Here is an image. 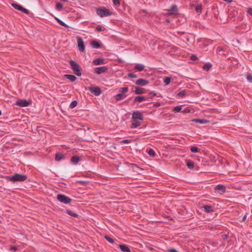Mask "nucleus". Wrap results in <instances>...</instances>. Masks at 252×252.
Listing matches in <instances>:
<instances>
[{"instance_id": "1", "label": "nucleus", "mask_w": 252, "mask_h": 252, "mask_svg": "<svg viewBox=\"0 0 252 252\" xmlns=\"http://www.w3.org/2000/svg\"><path fill=\"white\" fill-rule=\"evenodd\" d=\"M27 175L19 173H15L12 176H9L6 177L7 180L13 183L25 181L27 179Z\"/></svg>"}, {"instance_id": "2", "label": "nucleus", "mask_w": 252, "mask_h": 252, "mask_svg": "<svg viewBox=\"0 0 252 252\" xmlns=\"http://www.w3.org/2000/svg\"><path fill=\"white\" fill-rule=\"evenodd\" d=\"M70 65L71 69L74 73L77 76H80L82 74L80 66L75 61L73 60L70 61Z\"/></svg>"}, {"instance_id": "3", "label": "nucleus", "mask_w": 252, "mask_h": 252, "mask_svg": "<svg viewBox=\"0 0 252 252\" xmlns=\"http://www.w3.org/2000/svg\"><path fill=\"white\" fill-rule=\"evenodd\" d=\"M97 14L101 17L110 16L112 13L106 8H98L96 10Z\"/></svg>"}, {"instance_id": "4", "label": "nucleus", "mask_w": 252, "mask_h": 252, "mask_svg": "<svg viewBox=\"0 0 252 252\" xmlns=\"http://www.w3.org/2000/svg\"><path fill=\"white\" fill-rule=\"evenodd\" d=\"M57 199L60 202L65 204H68L70 203L72 201L71 198L62 194H58Z\"/></svg>"}, {"instance_id": "5", "label": "nucleus", "mask_w": 252, "mask_h": 252, "mask_svg": "<svg viewBox=\"0 0 252 252\" xmlns=\"http://www.w3.org/2000/svg\"><path fill=\"white\" fill-rule=\"evenodd\" d=\"M131 118L132 120H138L140 122H142L143 120V117L142 113L138 111L133 112Z\"/></svg>"}, {"instance_id": "6", "label": "nucleus", "mask_w": 252, "mask_h": 252, "mask_svg": "<svg viewBox=\"0 0 252 252\" xmlns=\"http://www.w3.org/2000/svg\"><path fill=\"white\" fill-rule=\"evenodd\" d=\"M87 89L93 93L96 96L99 95L101 93L100 89L98 87H89Z\"/></svg>"}, {"instance_id": "7", "label": "nucleus", "mask_w": 252, "mask_h": 252, "mask_svg": "<svg viewBox=\"0 0 252 252\" xmlns=\"http://www.w3.org/2000/svg\"><path fill=\"white\" fill-rule=\"evenodd\" d=\"M15 104L20 107H27L31 104V102L26 99H19L16 102Z\"/></svg>"}, {"instance_id": "8", "label": "nucleus", "mask_w": 252, "mask_h": 252, "mask_svg": "<svg viewBox=\"0 0 252 252\" xmlns=\"http://www.w3.org/2000/svg\"><path fill=\"white\" fill-rule=\"evenodd\" d=\"M77 38L78 49L80 52H83L85 50V45L83 39L80 36H78Z\"/></svg>"}, {"instance_id": "9", "label": "nucleus", "mask_w": 252, "mask_h": 252, "mask_svg": "<svg viewBox=\"0 0 252 252\" xmlns=\"http://www.w3.org/2000/svg\"><path fill=\"white\" fill-rule=\"evenodd\" d=\"M108 69L106 66H102L98 67H95L94 69V72L97 74H100L105 72Z\"/></svg>"}, {"instance_id": "10", "label": "nucleus", "mask_w": 252, "mask_h": 252, "mask_svg": "<svg viewBox=\"0 0 252 252\" xmlns=\"http://www.w3.org/2000/svg\"><path fill=\"white\" fill-rule=\"evenodd\" d=\"M12 6L15 8V9L19 10L22 12H23L24 13H26L27 14H29V11L28 9L25 8L21 5L16 4V3H12Z\"/></svg>"}, {"instance_id": "11", "label": "nucleus", "mask_w": 252, "mask_h": 252, "mask_svg": "<svg viewBox=\"0 0 252 252\" xmlns=\"http://www.w3.org/2000/svg\"><path fill=\"white\" fill-rule=\"evenodd\" d=\"M135 84L139 86H145L149 83V82L145 79L140 78L136 80Z\"/></svg>"}, {"instance_id": "12", "label": "nucleus", "mask_w": 252, "mask_h": 252, "mask_svg": "<svg viewBox=\"0 0 252 252\" xmlns=\"http://www.w3.org/2000/svg\"><path fill=\"white\" fill-rule=\"evenodd\" d=\"M215 190L217 191L219 193L222 194L225 192L226 188L224 186L221 185H218L215 187Z\"/></svg>"}, {"instance_id": "13", "label": "nucleus", "mask_w": 252, "mask_h": 252, "mask_svg": "<svg viewBox=\"0 0 252 252\" xmlns=\"http://www.w3.org/2000/svg\"><path fill=\"white\" fill-rule=\"evenodd\" d=\"M93 63L95 65H98L100 64H103L105 63V60L104 59L101 58H99L96 59L93 61Z\"/></svg>"}, {"instance_id": "14", "label": "nucleus", "mask_w": 252, "mask_h": 252, "mask_svg": "<svg viewBox=\"0 0 252 252\" xmlns=\"http://www.w3.org/2000/svg\"><path fill=\"white\" fill-rule=\"evenodd\" d=\"M169 14L172 15L176 14L178 12V8L176 5H173L168 10Z\"/></svg>"}, {"instance_id": "15", "label": "nucleus", "mask_w": 252, "mask_h": 252, "mask_svg": "<svg viewBox=\"0 0 252 252\" xmlns=\"http://www.w3.org/2000/svg\"><path fill=\"white\" fill-rule=\"evenodd\" d=\"M126 94H125L124 93H120L116 95L115 99L116 101H120L122 99L126 98Z\"/></svg>"}, {"instance_id": "16", "label": "nucleus", "mask_w": 252, "mask_h": 252, "mask_svg": "<svg viewBox=\"0 0 252 252\" xmlns=\"http://www.w3.org/2000/svg\"><path fill=\"white\" fill-rule=\"evenodd\" d=\"M119 248L124 252H131L129 247L126 245H120Z\"/></svg>"}, {"instance_id": "17", "label": "nucleus", "mask_w": 252, "mask_h": 252, "mask_svg": "<svg viewBox=\"0 0 252 252\" xmlns=\"http://www.w3.org/2000/svg\"><path fill=\"white\" fill-rule=\"evenodd\" d=\"M80 160V158L79 156H73L71 158V162L74 164H77Z\"/></svg>"}, {"instance_id": "18", "label": "nucleus", "mask_w": 252, "mask_h": 252, "mask_svg": "<svg viewBox=\"0 0 252 252\" xmlns=\"http://www.w3.org/2000/svg\"><path fill=\"white\" fill-rule=\"evenodd\" d=\"M65 158V156L60 153H57L56 154L55 159L57 161H60L61 160L64 159Z\"/></svg>"}, {"instance_id": "19", "label": "nucleus", "mask_w": 252, "mask_h": 252, "mask_svg": "<svg viewBox=\"0 0 252 252\" xmlns=\"http://www.w3.org/2000/svg\"><path fill=\"white\" fill-rule=\"evenodd\" d=\"M146 100V97L144 96H137L135 97L134 102H141L142 101Z\"/></svg>"}, {"instance_id": "20", "label": "nucleus", "mask_w": 252, "mask_h": 252, "mask_svg": "<svg viewBox=\"0 0 252 252\" xmlns=\"http://www.w3.org/2000/svg\"><path fill=\"white\" fill-rule=\"evenodd\" d=\"M134 92L137 94H143L144 93V89L136 87Z\"/></svg>"}, {"instance_id": "21", "label": "nucleus", "mask_w": 252, "mask_h": 252, "mask_svg": "<svg viewBox=\"0 0 252 252\" xmlns=\"http://www.w3.org/2000/svg\"><path fill=\"white\" fill-rule=\"evenodd\" d=\"M193 122H195L196 123H200V124H207L209 122L208 121L205 119H193L192 120Z\"/></svg>"}, {"instance_id": "22", "label": "nucleus", "mask_w": 252, "mask_h": 252, "mask_svg": "<svg viewBox=\"0 0 252 252\" xmlns=\"http://www.w3.org/2000/svg\"><path fill=\"white\" fill-rule=\"evenodd\" d=\"M203 208L207 213H211L213 212L212 207L210 205H204L203 206Z\"/></svg>"}, {"instance_id": "23", "label": "nucleus", "mask_w": 252, "mask_h": 252, "mask_svg": "<svg viewBox=\"0 0 252 252\" xmlns=\"http://www.w3.org/2000/svg\"><path fill=\"white\" fill-rule=\"evenodd\" d=\"M65 77L72 82L76 80V77L73 75L66 74L64 75Z\"/></svg>"}, {"instance_id": "24", "label": "nucleus", "mask_w": 252, "mask_h": 252, "mask_svg": "<svg viewBox=\"0 0 252 252\" xmlns=\"http://www.w3.org/2000/svg\"><path fill=\"white\" fill-rule=\"evenodd\" d=\"M141 122L136 121L132 122L131 124L130 128L132 129L135 128L140 126Z\"/></svg>"}, {"instance_id": "25", "label": "nucleus", "mask_w": 252, "mask_h": 252, "mask_svg": "<svg viewBox=\"0 0 252 252\" xmlns=\"http://www.w3.org/2000/svg\"><path fill=\"white\" fill-rule=\"evenodd\" d=\"M91 45L94 48L96 49L99 48L101 47L100 44L95 40H94L91 42Z\"/></svg>"}, {"instance_id": "26", "label": "nucleus", "mask_w": 252, "mask_h": 252, "mask_svg": "<svg viewBox=\"0 0 252 252\" xmlns=\"http://www.w3.org/2000/svg\"><path fill=\"white\" fill-rule=\"evenodd\" d=\"M194 162L192 160L190 159L187 160V165L189 168L192 169L194 167Z\"/></svg>"}, {"instance_id": "27", "label": "nucleus", "mask_w": 252, "mask_h": 252, "mask_svg": "<svg viewBox=\"0 0 252 252\" xmlns=\"http://www.w3.org/2000/svg\"><path fill=\"white\" fill-rule=\"evenodd\" d=\"M144 65L142 64H137L135 66V69L139 71H141L144 69Z\"/></svg>"}, {"instance_id": "28", "label": "nucleus", "mask_w": 252, "mask_h": 252, "mask_svg": "<svg viewBox=\"0 0 252 252\" xmlns=\"http://www.w3.org/2000/svg\"><path fill=\"white\" fill-rule=\"evenodd\" d=\"M187 94L186 90H183L180 92H179L177 94V96L178 98H182L184 95H185Z\"/></svg>"}, {"instance_id": "29", "label": "nucleus", "mask_w": 252, "mask_h": 252, "mask_svg": "<svg viewBox=\"0 0 252 252\" xmlns=\"http://www.w3.org/2000/svg\"><path fill=\"white\" fill-rule=\"evenodd\" d=\"M66 213L68 215H69L73 217L77 218L79 216L78 214H77L75 213H73L71 210H67L66 211Z\"/></svg>"}, {"instance_id": "30", "label": "nucleus", "mask_w": 252, "mask_h": 252, "mask_svg": "<svg viewBox=\"0 0 252 252\" xmlns=\"http://www.w3.org/2000/svg\"><path fill=\"white\" fill-rule=\"evenodd\" d=\"M55 19L57 20V21L62 26L68 28V26L66 25L64 22H63V21L59 19L58 18L56 17Z\"/></svg>"}, {"instance_id": "31", "label": "nucleus", "mask_w": 252, "mask_h": 252, "mask_svg": "<svg viewBox=\"0 0 252 252\" xmlns=\"http://www.w3.org/2000/svg\"><path fill=\"white\" fill-rule=\"evenodd\" d=\"M212 67V64L210 63H205L203 67V68L204 70H208Z\"/></svg>"}, {"instance_id": "32", "label": "nucleus", "mask_w": 252, "mask_h": 252, "mask_svg": "<svg viewBox=\"0 0 252 252\" xmlns=\"http://www.w3.org/2000/svg\"><path fill=\"white\" fill-rule=\"evenodd\" d=\"M63 7V5L62 4V3L60 2H58L56 5V9L58 11H61Z\"/></svg>"}, {"instance_id": "33", "label": "nucleus", "mask_w": 252, "mask_h": 252, "mask_svg": "<svg viewBox=\"0 0 252 252\" xmlns=\"http://www.w3.org/2000/svg\"><path fill=\"white\" fill-rule=\"evenodd\" d=\"M77 104H78V102L76 100L72 101L71 102L69 107L70 108H73L77 106Z\"/></svg>"}, {"instance_id": "34", "label": "nucleus", "mask_w": 252, "mask_h": 252, "mask_svg": "<svg viewBox=\"0 0 252 252\" xmlns=\"http://www.w3.org/2000/svg\"><path fill=\"white\" fill-rule=\"evenodd\" d=\"M171 81V78L169 77H166L164 80V84L167 85L170 84Z\"/></svg>"}, {"instance_id": "35", "label": "nucleus", "mask_w": 252, "mask_h": 252, "mask_svg": "<svg viewBox=\"0 0 252 252\" xmlns=\"http://www.w3.org/2000/svg\"><path fill=\"white\" fill-rule=\"evenodd\" d=\"M128 91V89L127 87L121 88L119 89V92L120 93H124V94H125V93L127 92Z\"/></svg>"}, {"instance_id": "36", "label": "nucleus", "mask_w": 252, "mask_h": 252, "mask_svg": "<svg viewBox=\"0 0 252 252\" xmlns=\"http://www.w3.org/2000/svg\"><path fill=\"white\" fill-rule=\"evenodd\" d=\"M148 154L152 157H154L155 156V152L152 149H150L148 151Z\"/></svg>"}, {"instance_id": "37", "label": "nucleus", "mask_w": 252, "mask_h": 252, "mask_svg": "<svg viewBox=\"0 0 252 252\" xmlns=\"http://www.w3.org/2000/svg\"><path fill=\"white\" fill-rule=\"evenodd\" d=\"M190 151L192 153H196L198 151V148L195 146L190 147Z\"/></svg>"}, {"instance_id": "38", "label": "nucleus", "mask_w": 252, "mask_h": 252, "mask_svg": "<svg viewBox=\"0 0 252 252\" xmlns=\"http://www.w3.org/2000/svg\"><path fill=\"white\" fill-rule=\"evenodd\" d=\"M181 109H182L181 106H176L174 108L173 111L175 113L179 112L181 111Z\"/></svg>"}, {"instance_id": "39", "label": "nucleus", "mask_w": 252, "mask_h": 252, "mask_svg": "<svg viewBox=\"0 0 252 252\" xmlns=\"http://www.w3.org/2000/svg\"><path fill=\"white\" fill-rule=\"evenodd\" d=\"M202 8V6L201 5H197L195 7V10L197 12H201Z\"/></svg>"}, {"instance_id": "40", "label": "nucleus", "mask_w": 252, "mask_h": 252, "mask_svg": "<svg viewBox=\"0 0 252 252\" xmlns=\"http://www.w3.org/2000/svg\"><path fill=\"white\" fill-rule=\"evenodd\" d=\"M96 30L98 32H100V31H104L105 30V28L101 27L100 25H98L96 28H95Z\"/></svg>"}, {"instance_id": "41", "label": "nucleus", "mask_w": 252, "mask_h": 252, "mask_svg": "<svg viewBox=\"0 0 252 252\" xmlns=\"http://www.w3.org/2000/svg\"><path fill=\"white\" fill-rule=\"evenodd\" d=\"M127 76L129 78H134L137 77V75H136L135 74H134L133 73H128Z\"/></svg>"}, {"instance_id": "42", "label": "nucleus", "mask_w": 252, "mask_h": 252, "mask_svg": "<svg viewBox=\"0 0 252 252\" xmlns=\"http://www.w3.org/2000/svg\"><path fill=\"white\" fill-rule=\"evenodd\" d=\"M113 4L115 6H120V0H113Z\"/></svg>"}, {"instance_id": "43", "label": "nucleus", "mask_w": 252, "mask_h": 252, "mask_svg": "<svg viewBox=\"0 0 252 252\" xmlns=\"http://www.w3.org/2000/svg\"><path fill=\"white\" fill-rule=\"evenodd\" d=\"M247 79L249 82H252V76L250 74H248L247 75Z\"/></svg>"}, {"instance_id": "44", "label": "nucleus", "mask_w": 252, "mask_h": 252, "mask_svg": "<svg viewBox=\"0 0 252 252\" xmlns=\"http://www.w3.org/2000/svg\"><path fill=\"white\" fill-rule=\"evenodd\" d=\"M106 240H107L109 242L111 243H114V240L111 238V237L108 236H106L105 237Z\"/></svg>"}, {"instance_id": "45", "label": "nucleus", "mask_w": 252, "mask_h": 252, "mask_svg": "<svg viewBox=\"0 0 252 252\" xmlns=\"http://www.w3.org/2000/svg\"><path fill=\"white\" fill-rule=\"evenodd\" d=\"M132 139H125V140H123V141H122V142L123 143L128 144V143H131L132 142Z\"/></svg>"}, {"instance_id": "46", "label": "nucleus", "mask_w": 252, "mask_h": 252, "mask_svg": "<svg viewBox=\"0 0 252 252\" xmlns=\"http://www.w3.org/2000/svg\"><path fill=\"white\" fill-rule=\"evenodd\" d=\"M248 13L252 16V8H249L248 9Z\"/></svg>"}, {"instance_id": "47", "label": "nucleus", "mask_w": 252, "mask_h": 252, "mask_svg": "<svg viewBox=\"0 0 252 252\" xmlns=\"http://www.w3.org/2000/svg\"><path fill=\"white\" fill-rule=\"evenodd\" d=\"M190 59L192 61H195L197 59V57L195 55H192L190 57Z\"/></svg>"}, {"instance_id": "48", "label": "nucleus", "mask_w": 252, "mask_h": 252, "mask_svg": "<svg viewBox=\"0 0 252 252\" xmlns=\"http://www.w3.org/2000/svg\"><path fill=\"white\" fill-rule=\"evenodd\" d=\"M17 250V248L16 246H12L10 248V251L12 252H15Z\"/></svg>"}, {"instance_id": "49", "label": "nucleus", "mask_w": 252, "mask_h": 252, "mask_svg": "<svg viewBox=\"0 0 252 252\" xmlns=\"http://www.w3.org/2000/svg\"><path fill=\"white\" fill-rule=\"evenodd\" d=\"M168 252H179L176 249H169V250H168Z\"/></svg>"}, {"instance_id": "50", "label": "nucleus", "mask_w": 252, "mask_h": 252, "mask_svg": "<svg viewBox=\"0 0 252 252\" xmlns=\"http://www.w3.org/2000/svg\"><path fill=\"white\" fill-rule=\"evenodd\" d=\"M247 214L243 217L242 220V221H245L246 220V219H247Z\"/></svg>"}, {"instance_id": "51", "label": "nucleus", "mask_w": 252, "mask_h": 252, "mask_svg": "<svg viewBox=\"0 0 252 252\" xmlns=\"http://www.w3.org/2000/svg\"><path fill=\"white\" fill-rule=\"evenodd\" d=\"M156 95V94L154 93H151L150 94V96L151 97H153Z\"/></svg>"}, {"instance_id": "52", "label": "nucleus", "mask_w": 252, "mask_h": 252, "mask_svg": "<svg viewBox=\"0 0 252 252\" xmlns=\"http://www.w3.org/2000/svg\"><path fill=\"white\" fill-rule=\"evenodd\" d=\"M226 2H227L228 3H231L232 1V0H223Z\"/></svg>"}, {"instance_id": "53", "label": "nucleus", "mask_w": 252, "mask_h": 252, "mask_svg": "<svg viewBox=\"0 0 252 252\" xmlns=\"http://www.w3.org/2000/svg\"><path fill=\"white\" fill-rule=\"evenodd\" d=\"M62 1H65V2H66L67 1V0H61Z\"/></svg>"}, {"instance_id": "54", "label": "nucleus", "mask_w": 252, "mask_h": 252, "mask_svg": "<svg viewBox=\"0 0 252 252\" xmlns=\"http://www.w3.org/2000/svg\"><path fill=\"white\" fill-rule=\"evenodd\" d=\"M222 49L221 48L219 50V51H222Z\"/></svg>"}, {"instance_id": "55", "label": "nucleus", "mask_w": 252, "mask_h": 252, "mask_svg": "<svg viewBox=\"0 0 252 252\" xmlns=\"http://www.w3.org/2000/svg\"><path fill=\"white\" fill-rule=\"evenodd\" d=\"M166 21H167V22H169V20H167Z\"/></svg>"}]
</instances>
